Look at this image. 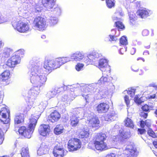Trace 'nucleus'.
<instances>
[{
  "label": "nucleus",
  "instance_id": "11",
  "mask_svg": "<svg viewBox=\"0 0 157 157\" xmlns=\"http://www.w3.org/2000/svg\"><path fill=\"white\" fill-rule=\"evenodd\" d=\"M33 131V128L31 129L29 128V127L28 128H26L25 127H21L18 130V132L20 134L27 138H30L31 137Z\"/></svg>",
  "mask_w": 157,
  "mask_h": 157
},
{
  "label": "nucleus",
  "instance_id": "64",
  "mask_svg": "<svg viewBox=\"0 0 157 157\" xmlns=\"http://www.w3.org/2000/svg\"><path fill=\"white\" fill-rule=\"evenodd\" d=\"M136 49L135 48H133L131 50V54L132 55H133L135 54L136 52Z\"/></svg>",
  "mask_w": 157,
  "mask_h": 157
},
{
  "label": "nucleus",
  "instance_id": "26",
  "mask_svg": "<svg viewBox=\"0 0 157 157\" xmlns=\"http://www.w3.org/2000/svg\"><path fill=\"white\" fill-rule=\"evenodd\" d=\"M10 74L9 71L6 70L0 75V79L3 81H5L9 78Z\"/></svg>",
  "mask_w": 157,
  "mask_h": 157
},
{
  "label": "nucleus",
  "instance_id": "38",
  "mask_svg": "<svg viewBox=\"0 0 157 157\" xmlns=\"http://www.w3.org/2000/svg\"><path fill=\"white\" fill-rule=\"evenodd\" d=\"M115 2V0H106V5L109 8H111L114 6Z\"/></svg>",
  "mask_w": 157,
  "mask_h": 157
},
{
  "label": "nucleus",
  "instance_id": "28",
  "mask_svg": "<svg viewBox=\"0 0 157 157\" xmlns=\"http://www.w3.org/2000/svg\"><path fill=\"white\" fill-rule=\"evenodd\" d=\"M56 61L59 64V67L62 64L71 61V59L68 57H63L57 58Z\"/></svg>",
  "mask_w": 157,
  "mask_h": 157
},
{
  "label": "nucleus",
  "instance_id": "6",
  "mask_svg": "<svg viewBox=\"0 0 157 157\" xmlns=\"http://www.w3.org/2000/svg\"><path fill=\"white\" fill-rule=\"evenodd\" d=\"M130 132L128 131H123L120 133V135L113 136V139L114 142H116V144L121 143L123 140V138L126 139L130 137Z\"/></svg>",
  "mask_w": 157,
  "mask_h": 157
},
{
  "label": "nucleus",
  "instance_id": "23",
  "mask_svg": "<svg viewBox=\"0 0 157 157\" xmlns=\"http://www.w3.org/2000/svg\"><path fill=\"white\" fill-rule=\"evenodd\" d=\"M117 118V115L114 112L109 113L105 116V120L106 121H109V120L114 121L116 120Z\"/></svg>",
  "mask_w": 157,
  "mask_h": 157
},
{
  "label": "nucleus",
  "instance_id": "33",
  "mask_svg": "<svg viewBox=\"0 0 157 157\" xmlns=\"http://www.w3.org/2000/svg\"><path fill=\"white\" fill-rule=\"evenodd\" d=\"M21 115L22 114H17L15 115L14 119L15 124H18L21 123L23 121Z\"/></svg>",
  "mask_w": 157,
  "mask_h": 157
},
{
  "label": "nucleus",
  "instance_id": "25",
  "mask_svg": "<svg viewBox=\"0 0 157 157\" xmlns=\"http://www.w3.org/2000/svg\"><path fill=\"white\" fill-rule=\"evenodd\" d=\"M137 13L142 18H144L149 15V13L147 10L143 9L138 10Z\"/></svg>",
  "mask_w": 157,
  "mask_h": 157
},
{
  "label": "nucleus",
  "instance_id": "50",
  "mask_svg": "<svg viewBox=\"0 0 157 157\" xmlns=\"http://www.w3.org/2000/svg\"><path fill=\"white\" fill-rule=\"evenodd\" d=\"M132 70L133 71L137 72L138 71L139 68L138 66L136 65H133L131 67Z\"/></svg>",
  "mask_w": 157,
  "mask_h": 157
},
{
  "label": "nucleus",
  "instance_id": "4",
  "mask_svg": "<svg viewBox=\"0 0 157 157\" xmlns=\"http://www.w3.org/2000/svg\"><path fill=\"white\" fill-rule=\"evenodd\" d=\"M57 58L53 60H45L44 63V67L48 72H51L52 70L59 67V64L56 61Z\"/></svg>",
  "mask_w": 157,
  "mask_h": 157
},
{
  "label": "nucleus",
  "instance_id": "12",
  "mask_svg": "<svg viewBox=\"0 0 157 157\" xmlns=\"http://www.w3.org/2000/svg\"><path fill=\"white\" fill-rule=\"evenodd\" d=\"M20 62V58L17 56H13L7 61L6 65L10 67H14L19 63Z\"/></svg>",
  "mask_w": 157,
  "mask_h": 157
},
{
  "label": "nucleus",
  "instance_id": "3",
  "mask_svg": "<svg viewBox=\"0 0 157 157\" xmlns=\"http://www.w3.org/2000/svg\"><path fill=\"white\" fill-rule=\"evenodd\" d=\"M81 143L78 139L72 138L70 140L68 143V148L70 151H75L81 147Z\"/></svg>",
  "mask_w": 157,
  "mask_h": 157
},
{
  "label": "nucleus",
  "instance_id": "63",
  "mask_svg": "<svg viewBox=\"0 0 157 157\" xmlns=\"http://www.w3.org/2000/svg\"><path fill=\"white\" fill-rule=\"evenodd\" d=\"M82 96L86 100L87 99H88V94H87V93H85V94H82Z\"/></svg>",
  "mask_w": 157,
  "mask_h": 157
},
{
  "label": "nucleus",
  "instance_id": "54",
  "mask_svg": "<svg viewBox=\"0 0 157 157\" xmlns=\"http://www.w3.org/2000/svg\"><path fill=\"white\" fill-rule=\"evenodd\" d=\"M6 21V19L0 13V24L3 23Z\"/></svg>",
  "mask_w": 157,
  "mask_h": 157
},
{
  "label": "nucleus",
  "instance_id": "8",
  "mask_svg": "<svg viewBox=\"0 0 157 157\" xmlns=\"http://www.w3.org/2000/svg\"><path fill=\"white\" fill-rule=\"evenodd\" d=\"M10 111L5 108H2L0 111V120L4 124H8L10 122Z\"/></svg>",
  "mask_w": 157,
  "mask_h": 157
},
{
  "label": "nucleus",
  "instance_id": "13",
  "mask_svg": "<svg viewBox=\"0 0 157 157\" xmlns=\"http://www.w3.org/2000/svg\"><path fill=\"white\" fill-rule=\"evenodd\" d=\"M65 87H66L65 86L56 87L52 90L49 91L47 93V96L48 98H53L57 94L64 90Z\"/></svg>",
  "mask_w": 157,
  "mask_h": 157
},
{
  "label": "nucleus",
  "instance_id": "18",
  "mask_svg": "<svg viewBox=\"0 0 157 157\" xmlns=\"http://www.w3.org/2000/svg\"><path fill=\"white\" fill-rule=\"evenodd\" d=\"M56 0H42V3L43 5L50 10L54 7Z\"/></svg>",
  "mask_w": 157,
  "mask_h": 157
},
{
  "label": "nucleus",
  "instance_id": "55",
  "mask_svg": "<svg viewBox=\"0 0 157 157\" xmlns=\"http://www.w3.org/2000/svg\"><path fill=\"white\" fill-rule=\"evenodd\" d=\"M149 34V31L147 29H144L142 32V34L143 36H147Z\"/></svg>",
  "mask_w": 157,
  "mask_h": 157
},
{
  "label": "nucleus",
  "instance_id": "32",
  "mask_svg": "<svg viewBox=\"0 0 157 157\" xmlns=\"http://www.w3.org/2000/svg\"><path fill=\"white\" fill-rule=\"evenodd\" d=\"M82 138H87L89 136V130L87 128L82 129L80 132Z\"/></svg>",
  "mask_w": 157,
  "mask_h": 157
},
{
  "label": "nucleus",
  "instance_id": "39",
  "mask_svg": "<svg viewBox=\"0 0 157 157\" xmlns=\"http://www.w3.org/2000/svg\"><path fill=\"white\" fill-rule=\"evenodd\" d=\"M48 21L50 25L53 26L57 23L58 20L56 17H52L49 19Z\"/></svg>",
  "mask_w": 157,
  "mask_h": 157
},
{
  "label": "nucleus",
  "instance_id": "48",
  "mask_svg": "<svg viewBox=\"0 0 157 157\" xmlns=\"http://www.w3.org/2000/svg\"><path fill=\"white\" fill-rule=\"evenodd\" d=\"M136 18L135 17V15L133 13L130 14L129 16V20L130 22L133 23L136 20Z\"/></svg>",
  "mask_w": 157,
  "mask_h": 157
},
{
  "label": "nucleus",
  "instance_id": "7",
  "mask_svg": "<svg viewBox=\"0 0 157 157\" xmlns=\"http://www.w3.org/2000/svg\"><path fill=\"white\" fill-rule=\"evenodd\" d=\"M87 122L88 123L90 126L93 127L98 128L99 126V121L93 114H88Z\"/></svg>",
  "mask_w": 157,
  "mask_h": 157
},
{
  "label": "nucleus",
  "instance_id": "21",
  "mask_svg": "<svg viewBox=\"0 0 157 157\" xmlns=\"http://www.w3.org/2000/svg\"><path fill=\"white\" fill-rule=\"evenodd\" d=\"M106 138V135L105 133H99L95 135L94 137V141L104 142Z\"/></svg>",
  "mask_w": 157,
  "mask_h": 157
},
{
  "label": "nucleus",
  "instance_id": "62",
  "mask_svg": "<svg viewBox=\"0 0 157 157\" xmlns=\"http://www.w3.org/2000/svg\"><path fill=\"white\" fill-rule=\"evenodd\" d=\"M140 116L145 118H146L147 116V113H141L140 114Z\"/></svg>",
  "mask_w": 157,
  "mask_h": 157
},
{
  "label": "nucleus",
  "instance_id": "40",
  "mask_svg": "<svg viewBox=\"0 0 157 157\" xmlns=\"http://www.w3.org/2000/svg\"><path fill=\"white\" fill-rule=\"evenodd\" d=\"M105 91L104 90H100L97 94V98L101 99L105 97Z\"/></svg>",
  "mask_w": 157,
  "mask_h": 157
},
{
  "label": "nucleus",
  "instance_id": "58",
  "mask_svg": "<svg viewBox=\"0 0 157 157\" xmlns=\"http://www.w3.org/2000/svg\"><path fill=\"white\" fill-rule=\"evenodd\" d=\"M147 121H146L145 122L144 121H141L140 123L141 127L142 128H144L145 125H147Z\"/></svg>",
  "mask_w": 157,
  "mask_h": 157
},
{
  "label": "nucleus",
  "instance_id": "34",
  "mask_svg": "<svg viewBox=\"0 0 157 157\" xmlns=\"http://www.w3.org/2000/svg\"><path fill=\"white\" fill-rule=\"evenodd\" d=\"M125 125L127 127L131 128H133L134 127L133 122L130 119L127 118L124 120Z\"/></svg>",
  "mask_w": 157,
  "mask_h": 157
},
{
  "label": "nucleus",
  "instance_id": "15",
  "mask_svg": "<svg viewBox=\"0 0 157 157\" xmlns=\"http://www.w3.org/2000/svg\"><path fill=\"white\" fill-rule=\"evenodd\" d=\"M50 131V127L48 125H41L39 129V133L43 136H45L48 135Z\"/></svg>",
  "mask_w": 157,
  "mask_h": 157
},
{
  "label": "nucleus",
  "instance_id": "29",
  "mask_svg": "<svg viewBox=\"0 0 157 157\" xmlns=\"http://www.w3.org/2000/svg\"><path fill=\"white\" fill-rule=\"evenodd\" d=\"M37 117H35V118H32L30 119L29 128H30L31 129L33 128V130H34V128L37 123Z\"/></svg>",
  "mask_w": 157,
  "mask_h": 157
},
{
  "label": "nucleus",
  "instance_id": "42",
  "mask_svg": "<svg viewBox=\"0 0 157 157\" xmlns=\"http://www.w3.org/2000/svg\"><path fill=\"white\" fill-rule=\"evenodd\" d=\"M120 42L121 44L123 45H126L128 44L126 37L122 36L120 39Z\"/></svg>",
  "mask_w": 157,
  "mask_h": 157
},
{
  "label": "nucleus",
  "instance_id": "60",
  "mask_svg": "<svg viewBox=\"0 0 157 157\" xmlns=\"http://www.w3.org/2000/svg\"><path fill=\"white\" fill-rule=\"evenodd\" d=\"M106 157H118V156L115 154L112 153L107 155Z\"/></svg>",
  "mask_w": 157,
  "mask_h": 157
},
{
  "label": "nucleus",
  "instance_id": "37",
  "mask_svg": "<svg viewBox=\"0 0 157 157\" xmlns=\"http://www.w3.org/2000/svg\"><path fill=\"white\" fill-rule=\"evenodd\" d=\"M109 82L108 78L106 77L102 76L98 81V83L100 84H103Z\"/></svg>",
  "mask_w": 157,
  "mask_h": 157
},
{
  "label": "nucleus",
  "instance_id": "31",
  "mask_svg": "<svg viewBox=\"0 0 157 157\" xmlns=\"http://www.w3.org/2000/svg\"><path fill=\"white\" fill-rule=\"evenodd\" d=\"M75 94L74 93V92H72L71 94L69 96L67 95H64L62 98V100L63 101H67L68 100H73L75 98Z\"/></svg>",
  "mask_w": 157,
  "mask_h": 157
},
{
  "label": "nucleus",
  "instance_id": "19",
  "mask_svg": "<svg viewBox=\"0 0 157 157\" xmlns=\"http://www.w3.org/2000/svg\"><path fill=\"white\" fill-rule=\"evenodd\" d=\"M60 117V115L57 111L55 110L51 113L50 115L49 120L52 122L58 121Z\"/></svg>",
  "mask_w": 157,
  "mask_h": 157
},
{
  "label": "nucleus",
  "instance_id": "45",
  "mask_svg": "<svg viewBox=\"0 0 157 157\" xmlns=\"http://www.w3.org/2000/svg\"><path fill=\"white\" fill-rule=\"evenodd\" d=\"M135 90L134 89H131L130 90L128 91L126 90L124 91V94H125L127 93L128 94L130 95L131 97H132L133 96L135 95Z\"/></svg>",
  "mask_w": 157,
  "mask_h": 157
},
{
  "label": "nucleus",
  "instance_id": "61",
  "mask_svg": "<svg viewBox=\"0 0 157 157\" xmlns=\"http://www.w3.org/2000/svg\"><path fill=\"white\" fill-rule=\"evenodd\" d=\"M138 131L141 134H144L146 132V130L144 129H138Z\"/></svg>",
  "mask_w": 157,
  "mask_h": 157
},
{
  "label": "nucleus",
  "instance_id": "16",
  "mask_svg": "<svg viewBox=\"0 0 157 157\" xmlns=\"http://www.w3.org/2000/svg\"><path fill=\"white\" fill-rule=\"evenodd\" d=\"M83 58V55L79 51L71 54L70 55L71 60L72 61H80Z\"/></svg>",
  "mask_w": 157,
  "mask_h": 157
},
{
  "label": "nucleus",
  "instance_id": "43",
  "mask_svg": "<svg viewBox=\"0 0 157 157\" xmlns=\"http://www.w3.org/2000/svg\"><path fill=\"white\" fill-rule=\"evenodd\" d=\"M90 56H92V59L93 60L96 58H98L101 56L100 54L96 52H93L91 54L89 55Z\"/></svg>",
  "mask_w": 157,
  "mask_h": 157
},
{
  "label": "nucleus",
  "instance_id": "46",
  "mask_svg": "<svg viewBox=\"0 0 157 157\" xmlns=\"http://www.w3.org/2000/svg\"><path fill=\"white\" fill-rule=\"evenodd\" d=\"M22 12L23 16L25 18H28L31 15V13L27 10H23Z\"/></svg>",
  "mask_w": 157,
  "mask_h": 157
},
{
  "label": "nucleus",
  "instance_id": "20",
  "mask_svg": "<svg viewBox=\"0 0 157 157\" xmlns=\"http://www.w3.org/2000/svg\"><path fill=\"white\" fill-rule=\"evenodd\" d=\"M108 65V60L105 59H102L99 61L98 68L102 71L105 70V69Z\"/></svg>",
  "mask_w": 157,
  "mask_h": 157
},
{
  "label": "nucleus",
  "instance_id": "51",
  "mask_svg": "<svg viewBox=\"0 0 157 157\" xmlns=\"http://www.w3.org/2000/svg\"><path fill=\"white\" fill-rule=\"evenodd\" d=\"M24 50L23 49L20 50L17 52L19 54V55H17L19 56L21 58V57H22V55L24 54Z\"/></svg>",
  "mask_w": 157,
  "mask_h": 157
},
{
  "label": "nucleus",
  "instance_id": "1",
  "mask_svg": "<svg viewBox=\"0 0 157 157\" xmlns=\"http://www.w3.org/2000/svg\"><path fill=\"white\" fill-rule=\"evenodd\" d=\"M30 81L36 86L32 87L29 91L28 94L30 96L28 106L30 108L33 106L34 100L39 93V88L46 81V75L41 72L40 68L34 64L32 65L31 68Z\"/></svg>",
  "mask_w": 157,
  "mask_h": 157
},
{
  "label": "nucleus",
  "instance_id": "10",
  "mask_svg": "<svg viewBox=\"0 0 157 157\" xmlns=\"http://www.w3.org/2000/svg\"><path fill=\"white\" fill-rule=\"evenodd\" d=\"M138 152L132 145L128 146L124 150V154L127 157H136Z\"/></svg>",
  "mask_w": 157,
  "mask_h": 157
},
{
  "label": "nucleus",
  "instance_id": "41",
  "mask_svg": "<svg viewBox=\"0 0 157 157\" xmlns=\"http://www.w3.org/2000/svg\"><path fill=\"white\" fill-rule=\"evenodd\" d=\"M116 27L119 29H123L124 28L123 24L121 21H118L115 22Z\"/></svg>",
  "mask_w": 157,
  "mask_h": 157
},
{
  "label": "nucleus",
  "instance_id": "27",
  "mask_svg": "<svg viewBox=\"0 0 157 157\" xmlns=\"http://www.w3.org/2000/svg\"><path fill=\"white\" fill-rule=\"evenodd\" d=\"M64 128L62 125L59 124L56 126L54 129V132L56 135H59L63 132Z\"/></svg>",
  "mask_w": 157,
  "mask_h": 157
},
{
  "label": "nucleus",
  "instance_id": "49",
  "mask_svg": "<svg viewBox=\"0 0 157 157\" xmlns=\"http://www.w3.org/2000/svg\"><path fill=\"white\" fill-rule=\"evenodd\" d=\"M148 134L150 136L153 138H155L156 136L155 132L151 129L149 128L148 131Z\"/></svg>",
  "mask_w": 157,
  "mask_h": 157
},
{
  "label": "nucleus",
  "instance_id": "2",
  "mask_svg": "<svg viewBox=\"0 0 157 157\" xmlns=\"http://www.w3.org/2000/svg\"><path fill=\"white\" fill-rule=\"evenodd\" d=\"M14 27L20 33H25L29 30L30 26L29 23L26 21H20L17 22L13 21L12 22Z\"/></svg>",
  "mask_w": 157,
  "mask_h": 157
},
{
  "label": "nucleus",
  "instance_id": "53",
  "mask_svg": "<svg viewBox=\"0 0 157 157\" xmlns=\"http://www.w3.org/2000/svg\"><path fill=\"white\" fill-rule=\"evenodd\" d=\"M127 48L124 47L123 48H121L120 50V53L121 55H123L124 53L127 51Z\"/></svg>",
  "mask_w": 157,
  "mask_h": 157
},
{
  "label": "nucleus",
  "instance_id": "44",
  "mask_svg": "<svg viewBox=\"0 0 157 157\" xmlns=\"http://www.w3.org/2000/svg\"><path fill=\"white\" fill-rule=\"evenodd\" d=\"M54 9H53V8L50 10H51V11H54L56 12V13L58 15H59L61 13V10L59 7L57 6L56 7H55V6L54 5Z\"/></svg>",
  "mask_w": 157,
  "mask_h": 157
},
{
  "label": "nucleus",
  "instance_id": "22",
  "mask_svg": "<svg viewBox=\"0 0 157 157\" xmlns=\"http://www.w3.org/2000/svg\"><path fill=\"white\" fill-rule=\"evenodd\" d=\"M48 148L47 146H44L43 144L37 150V153L38 155H41L48 153Z\"/></svg>",
  "mask_w": 157,
  "mask_h": 157
},
{
  "label": "nucleus",
  "instance_id": "9",
  "mask_svg": "<svg viewBox=\"0 0 157 157\" xmlns=\"http://www.w3.org/2000/svg\"><path fill=\"white\" fill-rule=\"evenodd\" d=\"M67 152L62 146L58 145L56 146L53 151V154L55 157H63Z\"/></svg>",
  "mask_w": 157,
  "mask_h": 157
},
{
  "label": "nucleus",
  "instance_id": "30",
  "mask_svg": "<svg viewBox=\"0 0 157 157\" xmlns=\"http://www.w3.org/2000/svg\"><path fill=\"white\" fill-rule=\"evenodd\" d=\"M37 117H35V118H32L30 119L29 128H30L31 129L33 128V130H34V128L37 123Z\"/></svg>",
  "mask_w": 157,
  "mask_h": 157
},
{
  "label": "nucleus",
  "instance_id": "35",
  "mask_svg": "<svg viewBox=\"0 0 157 157\" xmlns=\"http://www.w3.org/2000/svg\"><path fill=\"white\" fill-rule=\"evenodd\" d=\"M92 56L90 55L83 58V61L87 65L92 64L93 63V59H92Z\"/></svg>",
  "mask_w": 157,
  "mask_h": 157
},
{
  "label": "nucleus",
  "instance_id": "36",
  "mask_svg": "<svg viewBox=\"0 0 157 157\" xmlns=\"http://www.w3.org/2000/svg\"><path fill=\"white\" fill-rule=\"evenodd\" d=\"M21 155L22 157H30L28 148L27 147L22 148Z\"/></svg>",
  "mask_w": 157,
  "mask_h": 157
},
{
  "label": "nucleus",
  "instance_id": "59",
  "mask_svg": "<svg viewBox=\"0 0 157 157\" xmlns=\"http://www.w3.org/2000/svg\"><path fill=\"white\" fill-rule=\"evenodd\" d=\"M109 36L110 39L109 40L110 41H116L117 39L116 37L115 36H114L109 35Z\"/></svg>",
  "mask_w": 157,
  "mask_h": 157
},
{
  "label": "nucleus",
  "instance_id": "52",
  "mask_svg": "<svg viewBox=\"0 0 157 157\" xmlns=\"http://www.w3.org/2000/svg\"><path fill=\"white\" fill-rule=\"evenodd\" d=\"M125 101L127 105V107L129 104L130 100L129 99L128 97L127 96H125L124 98Z\"/></svg>",
  "mask_w": 157,
  "mask_h": 157
},
{
  "label": "nucleus",
  "instance_id": "14",
  "mask_svg": "<svg viewBox=\"0 0 157 157\" xmlns=\"http://www.w3.org/2000/svg\"><path fill=\"white\" fill-rule=\"evenodd\" d=\"M94 145L95 148L98 150H105L112 147H109L104 142L94 141Z\"/></svg>",
  "mask_w": 157,
  "mask_h": 157
},
{
  "label": "nucleus",
  "instance_id": "47",
  "mask_svg": "<svg viewBox=\"0 0 157 157\" xmlns=\"http://www.w3.org/2000/svg\"><path fill=\"white\" fill-rule=\"evenodd\" d=\"M84 66V65L83 64L78 63L75 66V69L78 71H80L82 70Z\"/></svg>",
  "mask_w": 157,
  "mask_h": 157
},
{
  "label": "nucleus",
  "instance_id": "57",
  "mask_svg": "<svg viewBox=\"0 0 157 157\" xmlns=\"http://www.w3.org/2000/svg\"><path fill=\"white\" fill-rule=\"evenodd\" d=\"M10 49H8L6 52H5L4 54L5 55V57H8L10 55Z\"/></svg>",
  "mask_w": 157,
  "mask_h": 157
},
{
  "label": "nucleus",
  "instance_id": "17",
  "mask_svg": "<svg viewBox=\"0 0 157 157\" xmlns=\"http://www.w3.org/2000/svg\"><path fill=\"white\" fill-rule=\"evenodd\" d=\"M109 105L105 103H101L97 107V110L98 113H105L108 110Z\"/></svg>",
  "mask_w": 157,
  "mask_h": 157
},
{
  "label": "nucleus",
  "instance_id": "5",
  "mask_svg": "<svg viewBox=\"0 0 157 157\" xmlns=\"http://www.w3.org/2000/svg\"><path fill=\"white\" fill-rule=\"evenodd\" d=\"M34 27L39 30H44L46 27L45 19L41 17H36L34 21Z\"/></svg>",
  "mask_w": 157,
  "mask_h": 157
},
{
  "label": "nucleus",
  "instance_id": "56",
  "mask_svg": "<svg viewBox=\"0 0 157 157\" xmlns=\"http://www.w3.org/2000/svg\"><path fill=\"white\" fill-rule=\"evenodd\" d=\"M142 109L144 111L147 112L149 110V107L147 105H145L143 106Z\"/></svg>",
  "mask_w": 157,
  "mask_h": 157
},
{
  "label": "nucleus",
  "instance_id": "24",
  "mask_svg": "<svg viewBox=\"0 0 157 157\" xmlns=\"http://www.w3.org/2000/svg\"><path fill=\"white\" fill-rule=\"evenodd\" d=\"M79 121L78 118L75 115H73L70 120V124L73 127H75L78 125Z\"/></svg>",
  "mask_w": 157,
  "mask_h": 157
}]
</instances>
